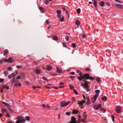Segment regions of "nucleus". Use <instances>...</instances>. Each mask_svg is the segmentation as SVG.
I'll return each instance as SVG.
<instances>
[{
    "mask_svg": "<svg viewBox=\"0 0 123 123\" xmlns=\"http://www.w3.org/2000/svg\"><path fill=\"white\" fill-rule=\"evenodd\" d=\"M73 90H74V91L75 93V94H76V95L78 94V93L77 92V91L76 90H75L74 89H73Z\"/></svg>",
    "mask_w": 123,
    "mask_h": 123,
    "instance_id": "47",
    "label": "nucleus"
},
{
    "mask_svg": "<svg viewBox=\"0 0 123 123\" xmlns=\"http://www.w3.org/2000/svg\"><path fill=\"white\" fill-rule=\"evenodd\" d=\"M15 78L14 77L12 79V83H13L14 82H15Z\"/></svg>",
    "mask_w": 123,
    "mask_h": 123,
    "instance_id": "59",
    "label": "nucleus"
},
{
    "mask_svg": "<svg viewBox=\"0 0 123 123\" xmlns=\"http://www.w3.org/2000/svg\"><path fill=\"white\" fill-rule=\"evenodd\" d=\"M1 111L2 112H7L6 108H2L1 109Z\"/></svg>",
    "mask_w": 123,
    "mask_h": 123,
    "instance_id": "18",
    "label": "nucleus"
},
{
    "mask_svg": "<svg viewBox=\"0 0 123 123\" xmlns=\"http://www.w3.org/2000/svg\"><path fill=\"white\" fill-rule=\"evenodd\" d=\"M115 6L118 8L123 9V6L121 4H116L115 5Z\"/></svg>",
    "mask_w": 123,
    "mask_h": 123,
    "instance_id": "4",
    "label": "nucleus"
},
{
    "mask_svg": "<svg viewBox=\"0 0 123 123\" xmlns=\"http://www.w3.org/2000/svg\"><path fill=\"white\" fill-rule=\"evenodd\" d=\"M87 102L86 103V104L87 105H89V104H90L91 103V101L90 100L88 97L87 98Z\"/></svg>",
    "mask_w": 123,
    "mask_h": 123,
    "instance_id": "12",
    "label": "nucleus"
},
{
    "mask_svg": "<svg viewBox=\"0 0 123 123\" xmlns=\"http://www.w3.org/2000/svg\"><path fill=\"white\" fill-rule=\"evenodd\" d=\"M49 2V1H48V0H45L44 1V3L46 5H47L48 3Z\"/></svg>",
    "mask_w": 123,
    "mask_h": 123,
    "instance_id": "33",
    "label": "nucleus"
},
{
    "mask_svg": "<svg viewBox=\"0 0 123 123\" xmlns=\"http://www.w3.org/2000/svg\"><path fill=\"white\" fill-rule=\"evenodd\" d=\"M97 81L98 82H99L101 81V79L99 78H97Z\"/></svg>",
    "mask_w": 123,
    "mask_h": 123,
    "instance_id": "31",
    "label": "nucleus"
},
{
    "mask_svg": "<svg viewBox=\"0 0 123 123\" xmlns=\"http://www.w3.org/2000/svg\"><path fill=\"white\" fill-rule=\"evenodd\" d=\"M7 108L8 109H9L11 108V106L9 104L8 105H7Z\"/></svg>",
    "mask_w": 123,
    "mask_h": 123,
    "instance_id": "50",
    "label": "nucleus"
},
{
    "mask_svg": "<svg viewBox=\"0 0 123 123\" xmlns=\"http://www.w3.org/2000/svg\"><path fill=\"white\" fill-rule=\"evenodd\" d=\"M85 87L86 89H88L89 88V87L88 85L87 84H86V83H84V86Z\"/></svg>",
    "mask_w": 123,
    "mask_h": 123,
    "instance_id": "25",
    "label": "nucleus"
},
{
    "mask_svg": "<svg viewBox=\"0 0 123 123\" xmlns=\"http://www.w3.org/2000/svg\"><path fill=\"white\" fill-rule=\"evenodd\" d=\"M65 38L66 41H68L69 38L68 36H67Z\"/></svg>",
    "mask_w": 123,
    "mask_h": 123,
    "instance_id": "51",
    "label": "nucleus"
},
{
    "mask_svg": "<svg viewBox=\"0 0 123 123\" xmlns=\"http://www.w3.org/2000/svg\"><path fill=\"white\" fill-rule=\"evenodd\" d=\"M70 102V101H68L66 102L65 101L61 102L60 103V105L61 107L66 106Z\"/></svg>",
    "mask_w": 123,
    "mask_h": 123,
    "instance_id": "2",
    "label": "nucleus"
},
{
    "mask_svg": "<svg viewBox=\"0 0 123 123\" xmlns=\"http://www.w3.org/2000/svg\"><path fill=\"white\" fill-rule=\"evenodd\" d=\"M85 70L86 71H90V72L91 71V69H90L89 68H86V69Z\"/></svg>",
    "mask_w": 123,
    "mask_h": 123,
    "instance_id": "35",
    "label": "nucleus"
},
{
    "mask_svg": "<svg viewBox=\"0 0 123 123\" xmlns=\"http://www.w3.org/2000/svg\"><path fill=\"white\" fill-rule=\"evenodd\" d=\"M102 111L103 112H106V110L105 109H102Z\"/></svg>",
    "mask_w": 123,
    "mask_h": 123,
    "instance_id": "55",
    "label": "nucleus"
},
{
    "mask_svg": "<svg viewBox=\"0 0 123 123\" xmlns=\"http://www.w3.org/2000/svg\"><path fill=\"white\" fill-rule=\"evenodd\" d=\"M18 86H21V83H18Z\"/></svg>",
    "mask_w": 123,
    "mask_h": 123,
    "instance_id": "64",
    "label": "nucleus"
},
{
    "mask_svg": "<svg viewBox=\"0 0 123 123\" xmlns=\"http://www.w3.org/2000/svg\"><path fill=\"white\" fill-rule=\"evenodd\" d=\"M52 69V67L51 66H48L46 68V69L48 71H50Z\"/></svg>",
    "mask_w": 123,
    "mask_h": 123,
    "instance_id": "9",
    "label": "nucleus"
},
{
    "mask_svg": "<svg viewBox=\"0 0 123 123\" xmlns=\"http://www.w3.org/2000/svg\"><path fill=\"white\" fill-rule=\"evenodd\" d=\"M82 37L83 38H85L86 37V36L85 34H83L82 35Z\"/></svg>",
    "mask_w": 123,
    "mask_h": 123,
    "instance_id": "54",
    "label": "nucleus"
},
{
    "mask_svg": "<svg viewBox=\"0 0 123 123\" xmlns=\"http://www.w3.org/2000/svg\"><path fill=\"white\" fill-rule=\"evenodd\" d=\"M6 62H12V59L11 57L9 58L8 59H7Z\"/></svg>",
    "mask_w": 123,
    "mask_h": 123,
    "instance_id": "14",
    "label": "nucleus"
},
{
    "mask_svg": "<svg viewBox=\"0 0 123 123\" xmlns=\"http://www.w3.org/2000/svg\"><path fill=\"white\" fill-rule=\"evenodd\" d=\"M115 1H116L117 2L119 3H122V2L121 1L119 0H115Z\"/></svg>",
    "mask_w": 123,
    "mask_h": 123,
    "instance_id": "44",
    "label": "nucleus"
},
{
    "mask_svg": "<svg viewBox=\"0 0 123 123\" xmlns=\"http://www.w3.org/2000/svg\"><path fill=\"white\" fill-rule=\"evenodd\" d=\"M111 117L112 118V121L113 122H114V116L113 115H111Z\"/></svg>",
    "mask_w": 123,
    "mask_h": 123,
    "instance_id": "36",
    "label": "nucleus"
},
{
    "mask_svg": "<svg viewBox=\"0 0 123 123\" xmlns=\"http://www.w3.org/2000/svg\"><path fill=\"white\" fill-rule=\"evenodd\" d=\"M39 9L41 11V12H44V10L43 8L42 7H40L39 8Z\"/></svg>",
    "mask_w": 123,
    "mask_h": 123,
    "instance_id": "21",
    "label": "nucleus"
},
{
    "mask_svg": "<svg viewBox=\"0 0 123 123\" xmlns=\"http://www.w3.org/2000/svg\"><path fill=\"white\" fill-rule=\"evenodd\" d=\"M101 106V104H98V105H94L93 107V108H95V109L96 110H98V108L100 107Z\"/></svg>",
    "mask_w": 123,
    "mask_h": 123,
    "instance_id": "7",
    "label": "nucleus"
},
{
    "mask_svg": "<svg viewBox=\"0 0 123 123\" xmlns=\"http://www.w3.org/2000/svg\"><path fill=\"white\" fill-rule=\"evenodd\" d=\"M72 102H74L75 101V99L74 98H72Z\"/></svg>",
    "mask_w": 123,
    "mask_h": 123,
    "instance_id": "61",
    "label": "nucleus"
},
{
    "mask_svg": "<svg viewBox=\"0 0 123 123\" xmlns=\"http://www.w3.org/2000/svg\"><path fill=\"white\" fill-rule=\"evenodd\" d=\"M9 87L7 86H6V87L5 89L7 90H8L9 89Z\"/></svg>",
    "mask_w": 123,
    "mask_h": 123,
    "instance_id": "58",
    "label": "nucleus"
},
{
    "mask_svg": "<svg viewBox=\"0 0 123 123\" xmlns=\"http://www.w3.org/2000/svg\"><path fill=\"white\" fill-rule=\"evenodd\" d=\"M78 111L76 110H74L73 111V112H72V114H74L75 113V114H77L78 113Z\"/></svg>",
    "mask_w": 123,
    "mask_h": 123,
    "instance_id": "23",
    "label": "nucleus"
},
{
    "mask_svg": "<svg viewBox=\"0 0 123 123\" xmlns=\"http://www.w3.org/2000/svg\"><path fill=\"white\" fill-rule=\"evenodd\" d=\"M8 51L7 49H6L4 52L3 55L4 56H6L7 55L8 53Z\"/></svg>",
    "mask_w": 123,
    "mask_h": 123,
    "instance_id": "13",
    "label": "nucleus"
},
{
    "mask_svg": "<svg viewBox=\"0 0 123 123\" xmlns=\"http://www.w3.org/2000/svg\"><path fill=\"white\" fill-rule=\"evenodd\" d=\"M70 78L72 79H74L75 78V77L74 76H70Z\"/></svg>",
    "mask_w": 123,
    "mask_h": 123,
    "instance_id": "63",
    "label": "nucleus"
},
{
    "mask_svg": "<svg viewBox=\"0 0 123 123\" xmlns=\"http://www.w3.org/2000/svg\"><path fill=\"white\" fill-rule=\"evenodd\" d=\"M105 2L103 1L100 2L99 3L100 6L101 7L104 6L105 5Z\"/></svg>",
    "mask_w": 123,
    "mask_h": 123,
    "instance_id": "16",
    "label": "nucleus"
},
{
    "mask_svg": "<svg viewBox=\"0 0 123 123\" xmlns=\"http://www.w3.org/2000/svg\"><path fill=\"white\" fill-rule=\"evenodd\" d=\"M26 120L27 121H29L30 120V117L28 116L26 117Z\"/></svg>",
    "mask_w": 123,
    "mask_h": 123,
    "instance_id": "42",
    "label": "nucleus"
},
{
    "mask_svg": "<svg viewBox=\"0 0 123 123\" xmlns=\"http://www.w3.org/2000/svg\"><path fill=\"white\" fill-rule=\"evenodd\" d=\"M53 39L55 40H58V37L56 36H55L53 38Z\"/></svg>",
    "mask_w": 123,
    "mask_h": 123,
    "instance_id": "26",
    "label": "nucleus"
},
{
    "mask_svg": "<svg viewBox=\"0 0 123 123\" xmlns=\"http://www.w3.org/2000/svg\"><path fill=\"white\" fill-rule=\"evenodd\" d=\"M25 83L27 85H29L30 84V83L28 81H25Z\"/></svg>",
    "mask_w": 123,
    "mask_h": 123,
    "instance_id": "43",
    "label": "nucleus"
},
{
    "mask_svg": "<svg viewBox=\"0 0 123 123\" xmlns=\"http://www.w3.org/2000/svg\"><path fill=\"white\" fill-rule=\"evenodd\" d=\"M102 100H107V97L106 96H104L101 98Z\"/></svg>",
    "mask_w": 123,
    "mask_h": 123,
    "instance_id": "19",
    "label": "nucleus"
},
{
    "mask_svg": "<svg viewBox=\"0 0 123 123\" xmlns=\"http://www.w3.org/2000/svg\"><path fill=\"white\" fill-rule=\"evenodd\" d=\"M90 79L91 80H93L94 79V77H90L89 75L88 74V76L87 78L86 79Z\"/></svg>",
    "mask_w": 123,
    "mask_h": 123,
    "instance_id": "15",
    "label": "nucleus"
},
{
    "mask_svg": "<svg viewBox=\"0 0 123 123\" xmlns=\"http://www.w3.org/2000/svg\"><path fill=\"white\" fill-rule=\"evenodd\" d=\"M4 79L0 78V82H3L4 80Z\"/></svg>",
    "mask_w": 123,
    "mask_h": 123,
    "instance_id": "40",
    "label": "nucleus"
},
{
    "mask_svg": "<svg viewBox=\"0 0 123 123\" xmlns=\"http://www.w3.org/2000/svg\"><path fill=\"white\" fill-rule=\"evenodd\" d=\"M70 74L72 75H74V72H72L70 73Z\"/></svg>",
    "mask_w": 123,
    "mask_h": 123,
    "instance_id": "60",
    "label": "nucleus"
},
{
    "mask_svg": "<svg viewBox=\"0 0 123 123\" xmlns=\"http://www.w3.org/2000/svg\"><path fill=\"white\" fill-rule=\"evenodd\" d=\"M42 105L43 109L45 108L46 107V105L45 104H43Z\"/></svg>",
    "mask_w": 123,
    "mask_h": 123,
    "instance_id": "38",
    "label": "nucleus"
},
{
    "mask_svg": "<svg viewBox=\"0 0 123 123\" xmlns=\"http://www.w3.org/2000/svg\"><path fill=\"white\" fill-rule=\"evenodd\" d=\"M7 60V59L5 58L1 59L0 60V64H1L3 62H6Z\"/></svg>",
    "mask_w": 123,
    "mask_h": 123,
    "instance_id": "11",
    "label": "nucleus"
},
{
    "mask_svg": "<svg viewBox=\"0 0 123 123\" xmlns=\"http://www.w3.org/2000/svg\"><path fill=\"white\" fill-rule=\"evenodd\" d=\"M79 74L82 79H84L85 78H86V79L87 78L88 76V74H82L81 73H80Z\"/></svg>",
    "mask_w": 123,
    "mask_h": 123,
    "instance_id": "3",
    "label": "nucleus"
},
{
    "mask_svg": "<svg viewBox=\"0 0 123 123\" xmlns=\"http://www.w3.org/2000/svg\"><path fill=\"white\" fill-rule=\"evenodd\" d=\"M15 120H18L16 122V123H24L25 121V119L22 116H19L15 118Z\"/></svg>",
    "mask_w": 123,
    "mask_h": 123,
    "instance_id": "1",
    "label": "nucleus"
},
{
    "mask_svg": "<svg viewBox=\"0 0 123 123\" xmlns=\"http://www.w3.org/2000/svg\"><path fill=\"white\" fill-rule=\"evenodd\" d=\"M42 79L44 80L48 81V79L45 77H43L42 78Z\"/></svg>",
    "mask_w": 123,
    "mask_h": 123,
    "instance_id": "41",
    "label": "nucleus"
},
{
    "mask_svg": "<svg viewBox=\"0 0 123 123\" xmlns=\"http://www.w3.org/2000/svg\"><path fill=\"white\" fill-rule=\"evenodd\" d=\"M61 12L60 10H58L57 11V15L58 14H60L61 13Z\"/></svg>",
    "mask_w": 123,
    "mask_h": 123,
    "instance_id": "39",
    "label": "nucleus"
},
{
    "mask_svg": "<svg viewBox=\"0 0 123 123\" xmlns=\"http://www.w3.org/2000/svg\"><path fill=\"white\" fill-rule=\"evenodd\" d=\"M72 46L74 48L76 47V45L74 43H72Z\"/></svg>",
    "mask_w": 123,
    "mask_h": 123,
    "instance_id": "37",
    "label": "nucleus"
},
{
    "mask_svg": "<svg viewBox=\"0 0 123 123\" xmlns=\"http://www.w3.org/2000/svg\"><path fill=\"white\" fill-rule=\"evenodd\" d=\"M6 86L5 85H3L2 86V87L3 89H5L6 87Z\"/></svg>",
    "mask_w": 123,
    "mask_h": 123,
    "instance_id": "53",
    "label": "nucleus"
},
{
    "mask_svg": "<svg viewBox=\"0 0 123 123\" xmlns=\"http://www.w3.org/2000/svg\"><path fill=\"white\" fill-rule=\"evenodd\" d=\"M35 72L37 74H40L42 73V71L39 69H37L35 70Z\"/></svg>",
    "mask_w": 123,
    "mask_h": 123,
    "instance_id": "6",
    "label": "nucleus"
},
{
    "mask_svg": "<svg viewBox=\"0 0 123 123\" xmlns=\"http://www.w3.org/2000/svg\"><path fill=\"white\" fill-rule=\"evenodd\" d=\"M86 117H87V115H85V116H84V117H83V120L82 121L83 122H84L83 121H85V120H86Z\"/></svg>",
    "mask_w": 123,
    "mask_h": 123,
    "instance_id": "30",
    "label": "nucleus"
},
{
    "mask_svg": "<svg viewBox=\"0 0 123 123\" xmlns=\"http://www.w3.org/2000/svg\"><path fill=\"white\" fill-rule=\"evenodd\" d=\"M78 104L79 105H82L83 104V103H82V102H81V101H78Z\"/></svg>",
    "mask_w": 123,
    "mask_h": 123,
    "instance_id": "27",
    "label": "nucleus"
},
{
    "mask_svg": "<svg viewBox=\"0 0 123 123\" xmlns=\"http://www.w3.org/2000/svg\"><path fill=\"white\" fill-rule=\"evenodd\" d=\"M1 102L3 104L6 106H7L9 104H8V103L3 101H2Z\"/></svg>",
    "mask_w": 123,
    "mask_h": 123,
    "instance_id": "32",
    "label": "nucleus"
},
{
    "mask_svg": "<svg viewBox=\"0 0 123 123\" xmlns=\"http://www.w3.org/2000/svg\"><path fill=\"white\" fill-rule=\"evenodd\" d=\"M71 123H76V121L75 120V118L74 117L72 116L71 117Z\"/></svg>",
    "mask_w": 123,
    "mask_h": 123,
    "instance_id": "8",
    "label": "nucleus"
},
{
    "mask_svg": "<svg viewBox=\"0 0 123 123\" xmlns=\"http://www.w3.org/2000/svg\"><path fill=\"white\" fill-rule=\"evenodd\" d=\"M97 1H94V2H93V5H94V6L95 7H96L97 6Z\"/></svg>",
    "mask_w": 123,
    "mask_h": 123,
    "instance_id": "24",
    "label": "nucleus"
},
{
    "mask_svg": "<svg viewBox=\"0 0 123 123\" xmlns=\"http://www.w3.org/2000/svg\"><path fill=\"white\" fill-rule=\"evenodd\" d=\"M50 75H52L53 76H55L56 75H57V74H50Z\"/></svg>",
    "mask_w": 123,
    "mask_h": 123,
    "instance_id": "56",
    "label": "nucleus"
},
{
    "mask_svg": "<svg viewBox=\"0 0 123 123\" xmlns=\"http://www.w3.org/2000/svg\"><path fill=\"white\" fill-rule=\"evenodd\" d=\"M56 71L59 73H61L62 72V70L61 68L58 67L56 68Z\"/></svg>",
    "mask_w": 123,
    "mask_h": 123,
    "instance_id": "10",
    "label": "nucleus"
},
{
    "mask_svg": "<svg viewBox=\"0 0 123 123\" xmlns=\"http://www.w3.org/2000/svg\"><path fill=\"white\" fill-rule=\"evenodd\" d=\"M7 69L9 71H11L12 70V68L10 67H9L7 68Z\"/></svg>",
    "mask_w": 123,
    "mask_h": 123,
    "instance_id": "46",
    "label": "nucleus"
},
{
    "mask_svg": "<svg viewBox=\"0 0 123 123\" xmlns=\"http://www.w3.org/2000/svg\"><path fill=\"white\" fill-rule=\"evenodd\" d=\"M78 78L80 81H81L82 80V79L81 77H78Z\"/></svg>",
    "mask_w": 123,
    "mask_h": 123,
    "instance_id": "52",
    "label": "nucleus"
},
{
    "mask_svg": "<svg viewBox=\"0 0 123 123\" xmlns=\"http://www.w3.org/2000/svg\"><path fill=\"white\" fill-rule=\"evenodd\" d=\"M4 74H5V75L6 77L7 76V75L8 74V73L6 71H4Z\"/></svg>",
    "mask_w": 123,
    "mask_h": 123,
    "instance_id": "34",
    "label": "nucleus"
},
{
    "mask_svg": "<svg viewBox=\"0 0 123 123\" xmlns=\"http://www.w3.org/2000/svg\"><path fill=\"white\" fill-rule=\"evenodd\" d=\"M100 92V91L98 90H97L95 91V93H99Z\"/></svg>",
    "mask_w": 123,
    "mask_h": 123,
    "instance_id": "45",
    "label": "nucleus"
},
{
    "mask_svg": "<svg viewBox=\"0 0 123 123\" xmlns=\"http://www.w3.org/2000/svg\"><path fill=\"white\" fill-rule=\"evenodd\" d=\"M22 67V66H16V68L18 69H19L21 68Z\"/></svg>",
    "mask_w": 123,
    "mask_h": 123,
    "instance_id": "48",
    "label": "nucleus"
},
{
    "mask_svg": "<svg viewBox=\"0 0 123 123\" xmlns=\"http://www.w3.org/2000/svg\"><path fill=\"white\" fill-rule=\"evenodd\" d=\"M99 95V94H95L94 95V99L95 100H96L97 98V97Z\"/></svg>",
    "mask_w": 123,
    "mask_h": 123,
    "instance_id": "17",
    "label": "nucleus"
},
{
    "mask_svg": "<svg viewBox=\"0 0 123 123\" xmlns=\"http://www.w3.org/2000/svg\"><path fill=\"white\" fill-rule=\"evenodd\" d=\"M8 77L10 79L12 78V77L10 74L8 76Z\"/></svg>",
    "mask_w": 123,
    "mask_h": 123,
    "instance_id": "62",
    "label": "nucleus"
},
{
    "mask_svg": "<svg viewBox=\"0 0 123 123\" xmlns=\"http://www.w3.org/2000/svg\"><path fill=\"white\" fill-rule=\"evenodd\" d=\"M21 76H18L16 78V79H20L21 78Z\"/></svg>",
    "mask_w": 123,
    "mask_h": 123,
    "instance_id": "57",
    "label": "nucleus"
},
{
    "mask_svg": "<svg viewBox=\"0 0 123 123\" xmlns=\"http://www.w3.org/2000/svg\"><path fill=\"white\" fill-rule=\"evenodd\" d=\"M71 114L70 112H67L66 113V114L67 115H69Z\"/></svg>",
    "mask_w": 123,
    "mask_h": 123,
    "instance_id": "49",
    "label": "nucleus"
},
{
    "mask_svg": "<svg viewBox=\"0 0 123 123\" xmlns=\"http://www.w3.org/2000/svg\"><path fill=\"white\" fill-rule=\"evenodd\" d=\"M75 24L78 25H80V21L78 20H77L75 21Z\"/></svg>",
    "mask_w": 123,
    "mask_h": 123,
    "instance_id": "20",
    "label": "nucleus"
},
{
    "mask_svg": "<svg viewBox=\"0 0 123 123\" xmlns=\"http://www.w3.org/2000/svg\"><path fill=\"white\" fill-rule=\"evenodd\" d=\"M80 8H78L76 10V11L78 13H80Z\"/></svg>",
    "mask_w": 123,
    "mask_h": 123,
    "instance_id": "28",
    "label": "nucleus"
},
{
    "mask_svg": "<svg viewBox=\"0 0 123 123\" xmlns=\"http://www.w3.org/2000/svg\"><path fill=\"white\" fill-rule=\"evenodd\" d=\"M69 86L70 88V89L72 90L73 89H73L74 88V86L73 85L71 84H69Z\"/></svg>",
    "mask_w": 123,
    "mask_h": 123,
    "instance_id": "22",
    "label": "nucleus"
},
{
    "mask_svg": "<svg viewBox=\"0 0 123 123\" xmlns=\"http://www.w3.org/2000/svg\"><path fill=\"white\" fill-rule=\"evenodd\" d=\"M116 111L118 113H120L121 112V108L119 106H116Z\"/></svg>",
    "mask_w": 123,
    "mask_h": 123,
    "instance_id": "5",
    "label": "nucleus"
},
{
    "mask_svg": "<svg viewBox=\"0 0 123 123\" xmlns=\"http://www.w3.org/2000/svg\"><path fill=\"white\" fill-rule=\"evenodd\" d=\"M64 17L63 16L62 18L60 19V20L61 22H62L64 21Z\"/></svg>",
    "mask_w": 123,
    "mask_h": 123,
    "instance_id": "29",
    "label": "nucleus"
}]
</instances>
